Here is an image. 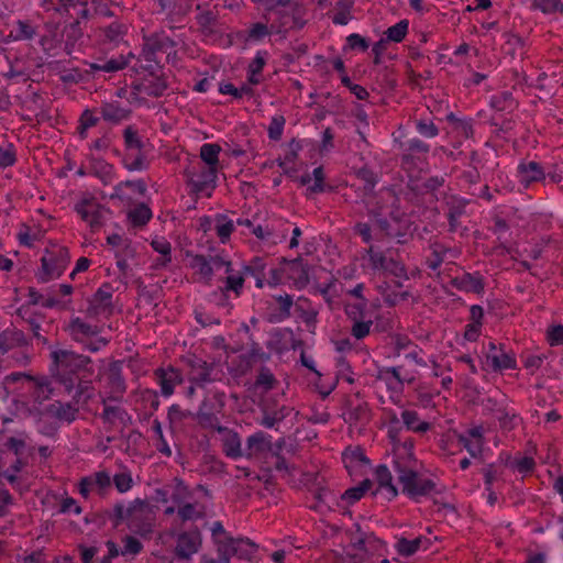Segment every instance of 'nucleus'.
<instances>
[{
	"instance_id": "1",
	"label": "nucleus",
	"mask_w": 563,
	"mask_h": 563,
	"mask_svg": "<svg viewBox=\"0 0 563 563\" xmlns=\"http://www.w3.org/2000/svg\"><path fill=\"white\" fill-rule=\"evenodd\" d=\"M393 464L401 492L410 499L419 501L434 492L435 483L424 475L422 463L415 456L412 440L394 445Z\"/></svg>"
},
{
	"instance_id": "2",
	"label": "nucleus",
	"mask_w": 563,
	"mask_h": 563,
	"mask_svg": "<svg viewBox=\"0 0 563 563\" xmlns=\"http://www.w3.org/2000/svg\"><path fill=\"white\" fill-rule=\"evenodd\" d=\"M114 515L118 521L126 522L128 528L141 537H148L153 532L154 512L145 500L135 499L128 506L117 505Z\"/></svg>"
},
{
	"instance_id": "3",
	"label": "nucleus",
	"mask_w": 563,
	"mask_h": 563,
	"mask_svg": "<svg viewBox=\"0 0 563 563\" xmlns=\"http://www.w3.org/2000/svg\"><path fill=\"white\" fill-rule=\"evenodd\" d=\"M53 375L60 382L67 391L75 386V375L80 371H88L90 358L69 350H55L51 353Z\"/></svg>"
},
{
	"instance_id": "4",
	"label": "nucleus",
	"mask_w": 563,
	"mask_h": 563,
	"mask_svg": "<svg viewBox=\"0 0 563 563\" xmlns=\"http://www.w3.org/2000/svg\"><path fill=\"white\" fill-rule=\"evenodd\" d=\"M41 262L42 267L37 277L41 282L46 283L64 273L69 262L68 251L65 247L54 246L52 250L45 251Z\"/></svg>"
},
{
	"instance_id": "5",
	"label": "nucleus",
	"mask_w": 563,
	"mask_h": 563,
	"mask_svg": "<svg viewBox=\"0 0 563 563\" xmlns=\"http://www.w3.org/2000/svg\"><path fill=\"white\" fill-rule=\"evenodd\" d=\"M75 211L92 230L99 229L108 210L91 194H84L75 203Z\"/></svg>"
},
{
	"instance_id": "6",
	"label": "nucleus",
	"mask_w": 563,
	"mask_h": 563,
	"mask_svg": "<svg viewBox=\"0 0 563 563\" xmlns=\"http://www.w3.org/2000/svg\"><path fill=\"white\" fill-rule=\"evenodd\" d=\"M219 170L206 165H192L186 169L188 183L196 192L210 191L216 187Z\"/></svg>"
},
{
	"instance_id": "7",
	"label": "nucleus",
	"mask_w": 563,
	"mask_h": 563,
	"mask_svg": "<svg viewBox=\"0 0 563 563\" xmlns=\"http://www.w3.org/2000/svg\"><path fill=\"white\" fill-rule=\"evenodd\" d=\"M189 266L205 282H209L214 273L230 272V263L219 256L209 260L201 255L190 256Z\"/></svg>"
},
{
	"instance_id": "8",
	"label": "nucleus",
	"mask_w": 563,
	"mask_h": 563,
	"mask_svg": "<svg viewBox=\"0 0 563 563\" xmlns=\"http://www.w3.org/2000/svg\"><path fill=\"white\" fill-rule=\"evenodd\" d=\"M485 364L492 371L501 372L516 368L517 362L512 353L504 349H497L494 342L488 344V352L485 356Z\"/></svg>"
},
{
	"instance_id": "9",
	"label": "nucleus",
	"mask_w": 563,
	"mask_h": 563,
	"mask_svg": "<svg viewBox=\"0 0 563 563\" xmlns=\"http://www.w3.org/2000/svg\"><path fill=\"white\" fill-rule=\"evenodd\" d=\"M378 379L382 380L388 390L399 394L402 391L405 384H411L415 376L409 373H401V367H387L378 373Z\"/></svg>"
},
{
	"instance_id": "10",
	"label": "nucleus",
	"mask_w": 563,
	"mask_h": 563,
	"mask_svg": "<svg viewBox=\"0 0 563 563\" xmlns=\"http://www.w3.org/2000/svg\"><path fill=\"white\" fill-rule=\"evenodd\" d=\"M257 547L250 539L229 538L219 544L218 551L227 555H236L240 559L249 560L256 553Z\"/></svg>"
},
{
	"instance_id": "11",
	"label": "nucleus",
	"mask_w": 563,
	"mask_h": 563,
	"mask_svg": "<svg viewBox=\"0 0 563 563\" xmlns=\"http://www.w3.org/2000/svg\"><path fill=\"white\" fill-rule=\"evenodd\" d=\"M166 88L167 85L163 79H146L139 86L134 87V91L131 93V101L141 104V98H139V96L146 95L150 97H161L165 92Z\"/></svg>"
},
{
	"instance_id": "12",
	"label": "nucleus",
	"mask_w": 563,
	"mask_h": 563,
	"mask_svg": "<svg viewBox=\"0 0 563 563\" xmlns=\"http://www.w3.org/2000/svg\"><path fill=\"white\" fill-rule=\"evenodd\" d=\"M517 174L520 184L525 187L532 183L541 181L545 178V173L541 165L534 161L521 162L517 167Z\"/></svg>"
},
{
	"instance_id": "13",
	"label": "nucleus",
	"mask_w": 563,
	"mask_h": 563,
	"mask_svg": "<svg viewBox=\"0 0 563 563\" xmlns=\"http://www.w3.org/2000/svg\"><path fill=\"white\" fill-rule=\"evenodd\" d=\"M155 375L161 386L162 395L165 397L172 396L175 387L183 382L180 373L174 367L158 368Z\"/></svg>"
},
{
	"instance_id": "14",
	"label": "nucleus",
	"mask_w": 563,
	"mask_h": 563,
	"mask_svg": "<svg viewBox=\"0 0 563 563\" xmlns=\"http://www.w3.org/2000/svg\"><path fill=\"white\" fill-rule=\"evenodd\" d=\"M353 547L358 551L357 553H355V555H357L360 560H363L367 555L374 554L383 550L385 543L378 538H376L374 534H365L354 538Z\"/></svg>"
},
{
	"instance_id": "15",
	"label": "nucleus",
	"mask_w": 563,
	"mask_h": 563,
	"mask_svg": "<svg viewBox=\"0 0 563 563\" xmlns=\"http://www.w3.org/2000/svg\"><path fill=\"white\" fill-rule=\"evenodd\" d=\"M201 544V538L198 532H185L178 537L176 553L178 556L188 559L197 553Z\"/></svg>"
},
{
	"instance_id": "16",
	"label": "nucleus",
	"mask_w": 563,
	"mask_h": 563,
	"mask_svg": "<svg viewBox=\"0 0 563 563\" xmlns=\"http://www.w3.org/2000/svg\"><path fill=\"white\" fill-rule=\"evenodd\" d=\"M343 463L350 475H355L367 467L368 461L360 448L349 449L343 452Z\"/></svg>"
},
{
	"instance_id": "17",
	"label": "nucleus",
	"mask_w": 563,
	"mask_h": 563,
	"mask_svg": "<svg viewBox=\"0 0 563 563\" xmlns=\"http://www.w3.org/2000/svg\"><path fill=\"white\" fill-rule=\"evenodd\" d=\"M375 477L378 483V489L376 493L384 494L387 499H393L398 495V490L393 484L391 473L387 466L379 465L376 468Z\"/></svg>"
},
{
	"instance_id": "18",
	"label": "nucleus",
	"mask_w": 563,
	"mask_h": 563,
	"mask_svg": "<svg viewBox=\"0 0 563 563\" xmlns=\"http://www.w3.org/2000/svg\"><path fill=\"white\" fill-rule=\"evenodd\" d=\"M431 545L430 539L426 537H417L413 540L400 538L397 540L395 548L398 554L402 556L413 555L419 550H427Z\"/></svg>"
},
{
	"instance_id": "19",
	"label": "nucleus",
	"mask_w": 563,
	"mask_h": 563,
	"mask_svg": "<svg viewBox=\"0 0 563 563\" xmlns=\"http://www.w3.org/2000/svg\"><path fill=\"white\" fill-rule=\"evenodd\" d=\"M286 273L294 286L298 289L303 288L309 283V269L300 261L290 262L286 268Z\"/></svg>"
},
{
	"instance_id": "20",
	"label": "nucleus",
	"mask_w": 563,
	"mask_h": 563,
	"mask_svg": "<svg viewBox=\"0 0 563 563\" xmlns=\"http://www.w3.org/2000/svg\"><path fill=\"white\" fill-rule=\"evenodd\" d=\"M69 332L76 341H84L88 338L95 336L100 332L97 325L89 324L80 318H75L69 323Z\"/></svg>"
},
{
	"instance_id": "21",
	"label": "nucleus",
	"mask_w": 563,
	"mask_h": 563,
	"mask_svg": "<svg viewBox=\"0 0 563 563\" xmlns=\"http://www.w3.org/2000/svg\"><path fill=\"white\" fill-rule=\"evenodd\" d=\"M218 430L222 433V445L225 454L233 459L240 457L242 455V451L241 440L238 433L225 428H219Z\"/></svg>"
},
{
	"instance_id": "22",
	"label": "nucleus",
	"mask_w": 563,
	"mask_h": 563,
	"mask_svg": "<svg viewBox=\"0 0 563 563\" xmlns=\"http://www.w3.org/2000/svg\"><path fill=\"white\" fill-rule=\"evenodd\" d=\"M272 449V438L264 432H256L247 439L249 455H258Z\"/></svg>"
},
{
	"instance_id": "23",
	"label": "nucleus",
	"mask_w": 563,
	"mask_h": 563,
	"mask_svg": "<svg viewBox=\"0 0 563 563\" xmlns=\"http://www.w3.org/2000/svg\"><path fill=\"white\" fill-rule=\"evenodd\" d=\"M401 420L404 426L412 432L423 433L430 429V423L422 420L419 413L415 410H402Z\"/></svg>"
},
{
	"instance_id": "24",
	"label": "nucleus",
	"mask_w": 563,
	"mask_h": 563,
	"mask_svg": "<svg viewBox=\"0 0 563 563\" xmlns=\"http://www.w3.org/2000/svg\"><path fill=\"white\" fill-rule=\"evenodd\" d=\"M301 185L307 186L310 194H319L324 190V173L321 166L316 167L311 175H302L300 177Z\"/></svg>"
},
{
	"instance_id": "25",
	"label": "nucleus",
	"mask_w": 563,
	"mask_h": 563,
	"mask_svg": "<svg viewBox=\"0 0 563 563\" xmlns=\"http://www.w3.org/2000/svg\"><path fill=\"white\" fill-rule=\"evenodd\" d=\"M221 152V146L214 143H206L200 147L199 156L207 167H216V169H220L219 155Z\"/></svg>"
},
{
	"instance_id": "26",
	"label": "nucleus",
	"mask_w": 563,
	"mask_h": 563,
	"mask_svg": "<svg viewBox=\"0 0 563 563\" xmlns=\"http://www.w3.org/2000/svg\"><path fill=\"white\" fill-rule=\"evenodd\" d=\"M495 415L499 421L500 428L506 431L514 430L521 422V418L512 408H498Z\"/></svg>"
},
{
	"instance_id": "27",
	"label": "nucleus",
	"mask_w": 563,
	"mask_h": 563,
	"mask_svg": "<svg viewBox=\"0 0 563 563\" xmlns=\"http://www.w3.org/2000/svg\"><path fill=\"white\" fill-rule=\"evenodd\" d=\"M265 64V53L257 52L247 67V82L250 85H258L262 81V70Z\"/></svg>"
},
{
	"instance_id": "28",
	"label": "nucleus",
	"mask_w": 563,
	"mask_h": 563,
	"mask_svg": "<svg viewBox=\"0 0 563 563\" xmlns=\"http://www.w3.org/2000/svg\"><path fill=\"white\" fill-rule=\"evenodd\" d=\"M112 294L109 288H100L93 296L91 305L95 314L108 313L111 308Z\"/></svg>"
},
{
	"instance_id": "29",
	"label": "nucleus",
	"mask_w": 563,
	"mask_h": 563,
	"mask_svg": "<svg viewBox=\"0 0 563 563\" xmlns=\"http://www.w3.org/2000/svg\"><path fill=\"white\" fill-rule=\"evenodd\" d=\"M101 114L104 120L118 123L125 120L129 117L130 111L118 103L112 102L102 106Z\"/></svg>"
},
{
	"instance_id": "30",
	"label": "nucleus",
	"mask_w": 563,
	"mask_h": 563,
	"mask_svg": "<svg viewBox=\"0 0 563 563\" xmlns=\"http://www.w3.org/2000/svg\"><path fill=\"white\" fill-rule=\"evenodd\" d=\"M24 342V335L16 330H5L0 334V352L5 353L10 349Z\"/></svg>"
},
{
	"instance_id": "31",
	"label": "nucleus",
	"mask_w": 563,
	"mask_h": 563,
	"mask_svg": "<svg viewBox=\"0 0 563 563\" xmlns=\"http://www.w3.org/2000/svg\"><path fill=\"white\" fill-rule=\"evenodd\" d=\"M78 409L70 404L54 402L49 406V412L56 418L71 422L75 420Z\"/></svg>"
},
{
	"instance_id": "32",
	"label": "nucleus",
	"mask_w": 563,
	"mask_h": 563,
	"mask_svg": "<svg viewBox=\"0 0 563 563\" xmlns=\"http://www.w3.org/2000/svg\"><path fill=\"white\" fill-rule=\"evenodd\" d=\"M108 384L110 388V397L114 400L119 399L125 391L124 379L117 369H111L109 372Z\"/></svg>"
},
{
	"instance_id": "33",
	"label": "nucleus",
	"mask_w": 563,
	"mask_h": 563,
	"mask_svg": "<svg viewBox=\"0 0 563 563\" xmlns=\"http://www.w3.org/2000/svg\"><path fill=\"white\" fill-rule=\"evenodd\" d=\"M126 169L131 172L143 170L147 167L146 158L142 150L135 152H126L123 159Z\"/></svg>"
},
{
	"instance_id": "34",
	"label": "nucleus",
	"mask_w": 563,
	"mask_h": 563,
	"mask_svg": "<svg viewBox=\"0 0 563 563\" xmlns=\"http://www.w3.org/2000/svg\"><path fill=\"white\" fill-rule=\"evenodd\" d=\"M152 247L159 253L163 257L156 264V266H166L170 262V243L165 238H155L151 243Z\"/></svg>"
},
{
	"instance_id": "35",
	"label": "nucleus",
	"mask_w": 563,
	"mask_h": 563,
	"mask_svg": "<svg viewBox=\"0 0 563 563\" xmlns=\"http://www.w3.org/2000/svg\"><path fill=\"white\" fill-rule=\"evenodd\" d=\"M233 221L224 216H217L214 219V230L222 243L227 242L233 232Z\"/></svg>"
},
{
	"instance_id": "36",
	"label": "nucleus",
	"mask_w": 563,
	"mask_h": 563,
	"mask_svg": "<svg viewBox=\"0 0 563 563\" xmlns=\"http://www.w3.org/2000/svg\"><path fill=\"white\" fill-rule=\"evenodd\" d=\"M129 60L124 56H119L115 58H111L107 62L99 64H91L90 68L92 70H102L107 73L118 71L123 69L128 65Z\"/></svg>"
},
{
	"instance_id": "37",
	"label": "nucleus",
	"mask_w": 563,
	"mask_h": 563,
	"mask_svg": "<svg viewBox=\"0 0 563 563\" xmlns=\"http://www.w3.org/2000/svg\"><path fill=\"white\" fill-rule=\"evenodd\" d=\"M152 218L151 209L144 205H137L129 212V219L134 225H144Z\"/></svg>"
},
{
	"instance_id": "38",
	"label": "nucleus",
	"mask_w": 563,
	"mask_h": 563,
	"mask_svg": "<svg viewBox=\"0 0 563 563\" xmlns=\"http://www.w3.org/2000/svg\"><path fill=\"white\" fill-rule=\"evenodd\" d=\"M408 26L409 23L407 20L399 21L386 30V38L395 43L401 42L408 33Z\"/></svg>"
},
{
	"instance_id": "39",
	"label": "nucleus",
	"mask_w": 563,
	"mask_h": 563,
	"mask_svg": "<svg viewBox=\"0 0 563 563\" xmlns=\"http://www.w3.org/2000/svg\"><path fill=\"white\" fill-rule=\"evenodd\" d=\"M224 274L227 275L224 289L227 291H233L236 296H239L243 288L244 275L240 273L233 274L231 267L230 272Z\"/></svg>"
},
{
	"instance_id": "40",
	"label": "nucleus",
	"mask_w": 563,
	"mask_h": 563,
	"mask_svg": "<svg viewBox=\"0 0 563 563\" xmlns=\"http://www.w3.org/2000/svg\"><path fill=\"white\" fill-rule=\"evenodd\" d=\"M532 7L547 14L563 11V3L560 0H533Z\"/></svg>"
},
{
	"instance_id": "41",
	"label": "nucleus",
	"mask_w": 563,
	"mask_h": 563,
	"mask_svg": "<svg viewBox=\"0 0 563 563\" xmlns=\"http://www.w3.org/2000/svg\"><path fill=\"white\" fill-rule=\"evenodd\" d=\"M113 483L119 493H126L133 486L132 474L128 471L118 473L113 476Z\"/></svg>"
},
{
	"instance_id": "42",
	"label": "nucleus",
	"mask_w": 563,
	"mask_h": 563,
	"mask_svg": "<svg viewBox=\"0 0 563 563\" xmlns=\"http://www.w3.org/2000/svg\"><path fill=\"white\" fill-rule=\"evenodd\" d=\"M124 142L128 152L142 150V142L137 135V132L131 126L124 130Z\"/></svg>"
},
{
	"instance_id": "43",
	"label": "nucleus",
	"mask_w": 563,
	"mask_h": 563,
	"mask_svg": "<svg viewBox=\"0 0 563 563\" xmlns=\"http://www.w3.org/2000/svg\"><path fill=\"white\" fill-rule=\"evenodd\" d=\"M122 542H123V549L121 551L122 555H133V556H135L143 549L142 543L136 538H134L132 536L124 537Z\"/></svg>"
},
{
	"instance_id": "44",
	"label": "nucleus",
	"mask_w": 563,
	"mask_h": 563,
	"mask_svg": "<svg viewBox=\"0 0 563 563\" xmlns=\"http://www.w3.org/2000/svg\"><path fill=\"white\" fill-rule=\"evenodd\" d=\"M197 364H198V368H195L191 372L190 379L192 382H196V383H199V384L209 382L210 380V374H211L210 366H208L206 362H201V361H199Z\"/></svg>"
},
{
	"instance_id": "45",
	"label": "nucleus",
	"mask_w": 563,
	"mask_h": 563,
	"mask_svg": "<svg viewBox=\"0 0 563 563\" xmlns=\"http://www.w3.org/2000/svg\"><path fill=\"white\" fill-rule=\"evenodd\" d=\"M459 441L472 456H477L482 452L484 440H474L473 438L461 434Z\"/></svg>"
},
{
	"instance_id": "46",
	"label": "nucleus",
	"mask_w": 563,
	"mask_h": 563,
	"mask_svg": "<svg viewBox=\"0 0 563 563\" xmlns=\"http://www.w3.org/2000/svg\"><path fill=\"white\" fill-rule=\"evenodd\" d=\"M98 122V118L95 117L90 111H85L80 118V124L78 126V133L81 139L87 137L88 129L95 126Z\"/></svg>"
},
{
	"instance_id": "47",
	"label": "nucleus",
	"mask_w": 563,
	"mask_h": 563,
	"mask_svg": "<svg viewBox=\"0 0 563 563\" xmlns=\"http://www.w3.org/2000/svg\"><path fill=\"white\" fill-rule=\"evenodd\" d=\"M367 257L368 263L373 269L384 271L388 258L383 253L373 250V247H369L367 251Z\"/></svg>"
},
{
	"instance_id": "48",
	"label": "nucleus",
	"mask_w": 563,
	"mask_h": 563,
	"mask_svg": "<svg viewBox=\"0 0 563 563\" xmlns=\"http://www.w3.org/2000/svg\"><path fill=\"white\" fill-rule=\"evenodd\" d=\"M15 163V151L11 144L0 146V167L5 168Z\"/></svg>"
},
{
	"instance_id": "49",
	"label": "nucleus",
	"mask_w": 563,
	"mask_h": 563,
	"mask_svg": "<svg viewBox=\"0 0 563 563\" xmlns=\"http://www.w3.org/2000/svg\"><path fill=\"white\" fill-rule=\"evenodd\" d=\"M369 481H364L360 486L347 489L343 494V498L351 503L357 501L363 497L364 493L369 488Z\"/></svg>"
},
{
	"instance_id": "50",
	"label": "nucleus",
	"mask_w": 563,
	"mask_h": 563,
	"mask_svg": "<svg viewBox=\"0 0 563 563\" xmlns=\"http://www.w3.org/2000/svg\"><path fill=\"white\" fill-rule=\"evenodd\" d=\"M285 125V119L282 115L274 117L268 125V136L272 140H279Z\"/></svg>"
},
{
	"instance_id": "51",
	"label": "nucleus",
	"mask_w": 563,
	"mask_h": 563,
	"mask_svg": "<svg viewBox=\"0 0 563 563\" xmlns=\"http://www.w3.org/2000/svg\"><path fill=\"white\" fill-rule=\"evenodd\" d=\"M400 431V421L395 412L389 413V422H388V437L393 442V446L396 443H402L398 439V433Z\"/></svg>"
},
{
	"instance_id": "52",
	"label": "nucleus",
	"mask_w": 563,
	"mask_h": 563,
	"mask_svg": "<svg viewBox=\"0 0 563 563\" xmlns=\"http://www.w3.org/2000/svg\"><path fill=\"white\" fill-rule=\"evenodd\" d=\"M256 386L263 388V390L267 391L274 387L275 377L274 375L266 368H263L256 379Z\"/></svg>"
},
{
	"instance_id": "53",
	"label": "nucleus",
	"mask_w": 563,
	"mask_h": 563,
	"mask_svg": "<svg viewBox=\"0 0 563 563\" xmlns=\"http://www.w3.org/2000/svg\"><path fill=\"white\" fill-rule=\"evenodd\" d=\"M126 27L118 22L111 23L104 29L107 38L111 42H117L124 35Z\"/></svg>"
},
{
	"instance_id": "54",
	"label": "nucleus",
	"mask_w": 563,
	"mask_h": 563,
	"mask_svg": "<svg viewBox=\"0 0 563 563\" xmlns=\"http://www.w3.org/2000/svg\"><path fill=\"white\" fill-rule=\"evenodd\" d=\"M417 130L424 137H435L439 134V130L432 121H418Z\"/></svg>"
},
{
	"instance_id": "55",
	"label": "nucleus",
	"mask_w": 563,
	"mask_h": 563,
	"mask_svg": "<svg viewBox=\"0 0 563 563\" xmlns=\"http://www.w3.org/2000/svg\"><path fill=\"white\" fill-rule=\"evenodd\" d=\"M178 516L181 520H195L201 517V511H199L194 504H186L178 509Z\"/></svg>"
},
{
	"instance_id": "56",
	"label": "nucleus",
	"mask_w": 563,
	"mask_h": 563,
	"mask_svg": "<svg viewBox=\"0 0 563 563\" xmlns=\"http://www.w3.org/2000/svg\"><path fill=\"white\" fill-rule=\"evenodd\" d=\"M354 324L352 327V335L356 339H363L369 334L372 321H360L358 319L354 320Z\"/></svg>"
},
{
	"instance_id": "57",
	"label": "nucleus",
	"mask_w": 563,
	"mask_h": 563,
	"mask_svg": "<svg viewBox=\"0 0 563 563\" xmlns=\"http://www.w3.org/2000/svg\"><path fill=\"white\" fill-rule=\"evenodd\" d=\"M26 435L20 433L18 437H11L7 441V446L12 450L15 454H21L25 448Z\"/></svg>"
},
{
	"instance_id": "58",
	"label": "nucleus",
	"mask_w": 563,
	"mask_h": 563,
	"mask_svg": "<svg viewBox=\"0 0 563 563\" xmlns=\"http://www.w3.org/2000/svg\"><path fill=\"white\" fill-rule=\"evenodd\" d=\"M262 10L269 14L273 11H278L279 8L286 7L290 0H258Z\"/></svg>"
},
{
	"instance_id": "59",
	"label": "nucleus",
	"mask_w": 563,
	"mask_h": 563,
	"mask_svg": "<svg viewBox=\"0 0 563 563\" xmlns=\"http://www.w3.org/2000/svg\"><path fill=\"white\" fill-rule=\"evenodd\" d=\"M366 306H367L366 299H362L357 303H354V305H347L346 313L353 320L361 319L363 317V311L366 308Z\"/></svg>"
},
{
	"instance_id": "60",
	"label": "nucleus",
	"mask_w": 563,
	"mask_h": 563,
	"mask_svg": "<svg viewBox=\"0 0 563 563\" xmlns=\"http://www.w3.org/2000/svg\"><path fill=\"white\" fill-rule=\"evenodd\" d=\"M548 340L551 345L563 344V325H554L548 330Z\"/></svg>"
},
{
	"instance_id": "61",
	"label": "nucleus",
	"mask_w": 563,
	"mask_h": 563,
	"mask_svg": "<svg viewBox=\"0 0 563 563\" xmlns=\"http://www.w3.org/2000/svg\"><path fill=\"white\" fill-rule=\"evenodd\" d=\"M482 322H471L465 327L464 338L470 341H476L481 335Z\"/></svg>"
},
{
	"instance_id": "62",
	"label": "nucleus",
	"mask_w": 563,
	"mask_h": 563,
	"mask_svg": "<svg viewBox=\"0 0 563 563\" xmlns=\"http://www.w3.org/2000/svg\"><path fill=\"white\" fill-rule=\"evenodd\" d=\"M346 41L351 48H360L362 51H366L369 46L367 41L356 33L350 34Z\"/></svg>"
},
{
	"instance_id": "63",
	"label": "nucleus",
	"mask_w": 563,
	"mask_h": 563,
	"mask_svg": "<svg viewBox=\"0 0 563 563\" xmlns=\"http://www.w3.org/2000/svg\"><path fill=\"white\" fill-rule=\"evenodd\" d=\"M60 512L79 515L81 508L74 498L67 497L60 504Z\"/></svg>"
},
{
	"instance_id": "64",
	"label": "nucleus",
	"mask_w": 563,
	"mask_h": 563,
	"mask_svg": "<svg viewBox=\"0 0 563 563\" xmlns=\"http://www.w3.org/2000/svg\"><path fill=\"white\" fill-rule=\"evenodd\" d=\"M33 35L34 30L29 23L24 21H19L16 23V38H31Z\"/></svg>"
}]
</instances>
